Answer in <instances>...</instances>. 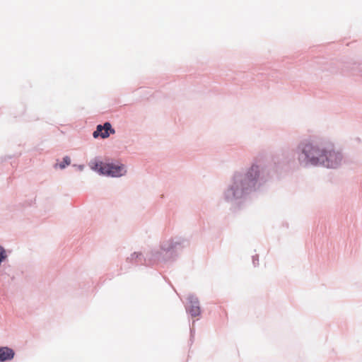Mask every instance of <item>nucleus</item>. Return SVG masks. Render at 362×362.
I'll return each mask as SVG.
<instances>
[{"label":"nucleus","mask_w":362,"mask_h":362,"mask_svg":"<svg viewBox=\"0 0 362 362\" xmlns=\"http://www.w3.org/2000/svg\"><path fill=\"white\" fill-rule=\"evenodd\" d=\"M194 337H192L190 336L189 337V345L192 346V344L194 343Z\"/></svg>","instance_id":"14"},{"label":"nucleus","mask_w":362,"mask_h":362,"mask_svg":"<svg viewBox=\"0 0 362 362\" xmlns=\"http://www.w3.org/2000/svg\"><path fill=\"white\" fill-rule=\"evenodd\" d=\"M115 130L112 127L110 122H105L103 124H98L95 130L93 133V136L95 139L99 137L106 139L111 134H115Z\"/></svg>","instance_id":"7"},{"label":"nucleus","mask_w":362,"mask_h":362,"mask_svg":"<svg viewBox=\"0 0 362 362\" xmlns=\"http://www.w3.org/2000/svg\"><path fill=\"white\" fill-rule=\"evenodd\" d=\"M151 249L148 250L145 255L141 252H134L127 258V262L132 265H145L147 267L156 266V262L151 261Z\"/></svg>","instance_id":"5"},{"label":"nucleus","mask_w":362,"mask_h":362,"mask_svg":"<svg viewBox=\"0 0 362 362\" xmlns=\"http://www.w3.org/2000/svg\"><path fill=\"white\" fill-rule=\"evenodd\" d=\"M8 257L6 249L0 245V266L1 264L6 260Z\"/></svg>","instance_id":"10"},{"label":"nucleus","mask_w":362,"mask_h":362,"mask_svg":"<svg viewBox=\"0 0 362 362\" xmlns=\"http://www.w3.org/2000/svg\"><path fill=\"white\" fill-rule=\"evenodd\" d=\"M73 166L76 167L79 171H83L85 168V165L83 164L74 165Z\"/></svg>","instance_id":"12"},{"label":"nucleus","mask_w":362,"mask_h":362,"mask_svg":"<svg viewBox=\"0 0 362 362\" xmlns=\"http://www.w3.org/2000/svg\"><path fill=\"white\" fill-rule=\"evenodd\" d=\"M186 313L192 317H196L201 315L202 310L198 297L193 294H189L187 298V303L185 305Z\"/></svg>","instance_id":"6"},{"label":"nucleus","mask_w":362,"mask_h":362,"mask_svg":"<svg viewBox=\"0 0 362 362\" xmlns=\"http://www.w3.org/2000/svg\"><path fill=\"white\" fill-rule=\"evenodd\" d=\"M274 173L272 163L255 159L250 165L233 172L223 189L221 197L230 206L239 205L259 190Z\"/></svg>","instance_id":"1"},{"label":"nucleus","mask_w":362,"mask_h":362,"mask_svg":"<svg viewBox=\"0 0 362 362\" xmlns=\"http://www.w3.org/2000/svg\"><path fill=\"white\" fill-rule=\"evenodd\" d=\"M300 166L309 168L324 167L327 169L339 168L344 156L329 139L311 135L301 139L295 149Z\"/></svg>","instance_id":"2"},{"label":"nucleus","mask_w":362,"mask_h":362,"mask_svg":"<svg viewBox=\"0 0 362 362\" xmlns=\"http://www.w3.org/2000/svg\"><path fill=\"white\" fill-rule=\"evenodd\" d=\"M71 164V158L68 156H65L62 158V161L59 164H55L54 168L59 167L60 169L63 170L66 168L68 165Z\"/></svg>","instance_id":"9"},{"label":"nucleus","mask_w":362,"mask_h":362,"mask_svg":"<svg viewBox=\"0 0 362 362\" xmlns=\"http://www.w3.org/2000/svg\"><path fill=\"white\" fill-rule=\"evenodd\" d=\"M189 332H190V336L194 337V335H195V329H194V327L189 328Z\"/></svg>","instance_id":"13"},{"label":"nucleus","mask_w":362,"mask_h":362,"mask_svg":"<svg viewBox=\"0 0 362 362\" xmlns=\"http://www.w3.org/2000/svg\"><path fill=\"white\" fill-rule=\"evenodd\" d=\"M189 245V240L180 236L165 239L160 241L158 247L151 249V261L156 262V265L160 263H173Z\"/></svg>","instance_id":"3"},{"label":"nucleus","mask_w":362,"mask_h":362,"mask_svg":"<svg viewBox=\"0 0 362 362\" xmlns=\"http://www.w3.org/2000/svg\"><path fill=\"white\" fill-rule=\"evenodd\" d=\"M194 322H195V320H193L192 321V326H194Z\"/></svg>","instance_id":"15"},{"label":"nucleus","mask_w":362,"mask_h":362,"mask_svg":"<svg viewBox=\"0 0 362 362\" xmlns=\"http://www.w3.org/2000/svg\"><path fill=\"white\" fill-rule=\"evenodd\" d=\"M90 167L98 175L110 177H120L127 173L124 164L113 162L104 163L97 158L90 163Z\"/></svg>","instance_id":"4"},{"label":"nucleus","mask_w":362,"mask_h":362,"mask_svg":"<svg viewBox=\"0 0 362 362\" xmlns=\"http://www.w3.org/2000/svg\"><path fill=\"white\" fill-rule=\"evenodd\" d=\"M252 264L255 267H257L259 265V255H253L252 257Z\"/></svg>","instance_id":"11"},{"label":"nucleus","mask_w":362,"mask_h":362,"mask_svg":"<svg viewBox=\"0 0 362 362\" xmlns=\"http://www.w3.org/2000/svg\"><path fill=\"white\" fill-rule=\"evenodd\" d=\"M15 356V351L8 346H0V362L12 360Z\"/></svg>","instance_id":"8"}]
</instances>
